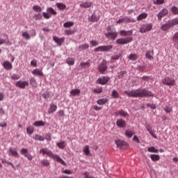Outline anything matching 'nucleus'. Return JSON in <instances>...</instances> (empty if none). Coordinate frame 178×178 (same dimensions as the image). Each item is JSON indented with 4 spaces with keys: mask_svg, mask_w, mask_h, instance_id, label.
I'll use <instances>...</instances> for the list:
<instances>
[{
    "mask_svg": "<svg viewBox=\"0 0 178 178\" xmlns=\"http://www.w3.org/2000/svg\"><path fill=\"white\" fill-rule=\"evenodd\" d=\"M44 140H47V141H51V140H52L51 134H46V136L44 137Z\"/></svg>",
    "mask_w": 178,
    "mask_h": 178,
    "instance_id": "obj_53",
    "label": "nucleus"
},
{
    "mask_svg": "<svg viewBox=\"0 0 178 178\" xmlns=\"http://www.w3.org/2000/svg\"><path fill=\"white\" fill-rule=\"evenodd\" d=\"M108 70V65H106V60H103L99 67H98V70L99 73H102V74H104L105 72Z\"/></svg>",
    "mask_w": 178,
    "mask_h": 178,
    "instance_id": "obj_8",
    "label": "nucleus"
},
{
    "mask_svg": "<svg viewBox=\"0 0 178 178\" xmlns=\"http://www.w3.org/2000/svg\"><path fill=\"white\" fill-rule=\"evenodd\" d=\"M106 37L107 38H111V40H116V38H118V33H116V30L109 31L106 34Z\"/></svg>",
    "mask_w": 178,
    "mask_h": 178,
    "instance_id": "obj_10",
    "label": "nucleus"
},
{
    "mask_svg": "<svg viewBox=\"0 0 178 178\" xmlns=\"http://www.w3.org/2000/svg\"><path fill=\"white\" fill-rule=\"evenodd\" d=\"M53 40L55 41V42H56V44H58L60 47L62 45V44H63V42H65V38H59L56 36H54Z\"/></svg>",
    "mask_w": 178,
    "mask_h": 178,
    "instance_id": "obj_20",
    "label": "nucleus"
},
{
    "mask_svg": "<svg viewBox=\"0 0 178 178\" xmlns=\"http://www.w3.org/2000/svg\"><path fill=\"white\" fill-rule=\"evenodd\" d=\"M40 154H42V155H47L49 158H52L54 161L56 162H58V163H60L61 165H63V166H66V162L60 158L58 154H54L52 151L49 150L48 148H42L40 150Z\"/></svg>",
    "mask_w": 178,
    "mask_h": 178,
    "instance_id": "obj_2",
    "label": "nucleus"
},
{
    "mask_svg": "<svg viewBox=\"0 0 178 178\" xmlns=\"http://www.w3.org/2000/svg\"><path fill=\"white\" fill-rule=\"evenodd\" d=\"M111 95H112L113 98H115V99L119 98V92H118L116 91V90H113L112 91Z\"/></svg>",
    "mask_w": 178,
    "mask_h": 178,
    "instance_id": "obj_45",
    "label": "nucleus"
},
{
    "mask_svg": "<svg viewBox=\"0 0 178 178\" xmlns=\"http://www.w3.org/2000/svg\"><path fill=\"white\" fill-rule=\"evenodd\" d=\"M3 66L6 70H10L13 66L12 65V63L6 60L3 63Z\"/></svg>",
    "mask_w": 178,
    "mask_h": 178,
    "instance_id": "obj_21",
    "label": "nucleus"
},
{
    "mask_svg": "<svg viewBox=\"0 0 178 178\" xmlns=\"http://www.w3.org/2000/svg\"><path fill=\"white\" fill-rule=\"evenodd\" d=\"M169 13V11L166 8L162 9L157 15L158 20H162L163 17H165Z\"/></svg>",
    "mask_w": 178,
    "mask_h": 178,
    "instance_id": "obj_12",
    "label": "nucleus"
},
{
    "mask_svg": "<svg viewBox=\"0 0 178 178\" xmlns=\"http://www.w3.org/2000/svg\"><path fill=\"white\" fill-rule=\"evenodd\" d=\"M146 58H149L150 60L154 59V56H152V54H151L150 51H146Z\"/></svg>",
    "mask_w": 178,
    "mask_h": 178,
    "instance_id": "obj_49",
    "label": "nucleus"
},
{
    "mask_svg": "<svg viewBox=\"0 0 178 178\" xmlns=\"http://www.w3.org/2000/svg\"><path fill=\"white\" fill-rule=\"evenodd\" d=\"M88 44H84L79 46V51H84L85 49H88L89 48Z\"/></svg>",
    "mask_w": 178,
    "mask_h": 178,
    "instance_id": "obj_36",
    "label": "nucleus"
},
{
    "mask_svg": "<svg viewBox=\"0 0 178 178\" xmlns=\"http://www.w3.org/2000/svg\"><path fill=\"white\" fill-rule=\"evenodd\" d=\"M79 6L81 8H84L85 9H87L88 8H91V6H92V3L91 1H85V2H82Z\"/></svg>",
    "mask_w": 178,
    "mask_h": 178,
    "instance_id": "obj_19",
    "label": "nucleus"
},
{
    "mask_svg": "<svg viewBox=\"0 0 178 178\" xmlns=\"http://www.w3.org/2000/svg\"><path fill=\"white\" fill-rule=\"evenodd\" d=\"M129 60H137V59H138V56L136 54H130L129 56Z\"/></svg>",
    "mask_w": 178,
    "mask_h": 178,
    "instance_id": "obj_33",
    "label": "nucleus"
},
{
    "mask_svg": "<svg viewBox=\"0 0 178 178\" xmlns=\"http://www.w3.org/2000/svg\"><path fill=\"white\" fill-rule=\"evenodd\" d=\"M80 65L82 67H86V66H87V67H90V63L89 62L81 63Z\"/></svg>",
    "mask_w": 178,
    "mask_h": 178,
    "instance_id": "obj_54",
    "label": "nucleus"
},
{
    "mask_svg": "<svg viewBox=\"0 0 178 178\" xmlns=\"http://www.w3.org/2000/svg\"><path fill=\"white\" fill-rule=\"evenodd\" d=\"M33 139L36 140L37 141H44V140H45V138L40 135H35L33 137Z\"/></svg>",
    "mask_w": 178,
    "mask_h": 178,
    "instance_id": "obj_28",
    "label": "nucleus"
},
{
    "mask_svg": "<svg viewBox=\"0 0 178 178\" xmlns=\"http://www.w3.org/2000/svg\"><path fill=\"white\" fill-rule=\"evenodd\" d=\"M115 144L118 148H127L129 145V144H127L124 140L119 139L115 140Z\"/></svg>",
    "mask_w": 178,
    "mask_h": 178,
    "instance_id": "obj_11",
    "label": "nucleus"
},
{
    "mask_svg": "<svg viewBox=\"0 0 178 178\" xmlns=\"http://www.w3.org/2000/svg\"><path fill=\"white\" fill-rule=\"evenodd\" d=\"M56 6L60 9V10H64V9H66V4L63 3H57Z\"/></svg>",
    "mask_w": 178,
    "mask_h": 178,
    "instance_id": "obj_31",
    "label": "nucleus"
},
{
    "mask_svg": "<svg viewBox=\"0 0 178 178\" xmlns=\"http://www.w3.org/2000/svg\"><path fill=\"white\" fill-rule=\"evenodd\" d=\"M124 92L128 97H131L133 98H145L147 97H154L152 92L147 90L146 88L125 90Z\"/></svg>",
    "mask_w": 178,
    "mask_h": 178,
    "instance_id": "obj_1",
    "label": "nucleus"
},
{
    "mask_svg": "<svg viewBox=\"0 0 178 178\" xmlns=\"http://www.w3.org/2000/svg\"><path fill=\"white\" fill-rule=\"evenodd\" d=\"M120 35L122 37H127L129 35H133V30L130 31H126V30H122L120 31Z\"/></svg>",
    "mask_w": 178,
    "mask_h": 178,
    "instance_id": "obj_18",
    "label": "nucleus"
},
{
    "mask_svg": "<svg viewBox=\"0 0 178 178\" xmlns=\"http://www.w3.org/2000/svg\"><path fill=\"white\" fill-rule=\"evenodd\" d=\"M164 111L166 112V113H170L172 111V108L170 106V105H168L164 108Z\"/></svg>",
    "mask_w": 178,
    "mask_h": 178,
    "instance_id": "obj_43",
    "label": "nucleus"
},
{
    "mask_svg": "<svg viewBox=\"0 0 178 178\" xmlns=\"http://www.w3.org/2000/svg\"><path fill=\"white\" fill-rule=\"evenodd\" d=\"M33 9L34 10V12H42V8H41V7H40V6L38 5H35L33 6Z\"/></svg>",
    "mask_w": 178,
    "mask_h": 178,
    "instance_id": "obj_39",
    "label": "nucleus"
},
{
    "mask_svg": "<svg viewBox=\"0 0 178 178\" xmlns=\"http://www.w3.org/2000/svg\"><path fill=\"white\" fill-rule=\"evenodd\" d=\"M177 24H178V18L169 19L168 22H166L165 24H163L161 26V29L163 31H168V30H170V29H172V27H174V26H177Z\"/></svg>",
    "mask_w": 178,
    "mask_h": 178,
    "instance_id": "obj_3",
    "label": "nucleus"
},
{
    "mask_svg": "<svg viewBox=\"0 0 178 178\" xmlns=\"http://www.w3.org/2000/svg\"><path fill=\"white\" fill-rule=\"evenodd\" d=\"M32 74L33 76H44V73H42V70L36 68L32 71Z\"/></svg>",
    "mask_w": 178,
    "mask_h": 178,
    "instance_id": "obj_23",
    "label": "nucleus"
},
{
    "mask_svg": "<svg viewBox=\"0 0 178 178\" xmlns=\"http://www.w3.org/2000/svg\"><path fill=\"white\" fill-rule=\"evenodd\" d=\"M97 20H99L98 17H97L95 15H92L91 17V22H97Z\"/></svg>",
    "mask_w": 178,
    "mask_h": 178,
    "instance_id": "obj_55",
    "label": "nucleus"
},
{
    "mask_svg": "<svg viewBox=\"0 0 178 178\" xmlns=\"http://www.w3.org/2000/svg\"><path fill=\"white\" fill-rule=\"evenodd\" d=\"M47 13H43L42 16L44 17V19H51V15H53L54 16H56V11L52 8H48L47 10Z\"/></svg>",
    "mask_w": 178,
    "mask_h": 178,
    "instance_id": "obj_7",
    "label": "nucleus"
},
{
    "mask_svg": "<svg viewBox=\"0 0 178 178\" xmlns=\"http://www.w3.org/2000/svg\"><path fill=\"white\" fill-rule=\"evenodd\" d=\"M142 80H143L144 81H149V80H151V76H143L142 77Z\"/></svg>",
    "mask_w": 178,
    "mask_h": 178,
    "instance_id": "obj_58",
    "label": "nucleus"
},
{
    "mask_svg": "<svg viewBox=\"0 0 178 178\" xmlns=\"http://www.w3.org/2000/svg\"><path fill=\"white\" fill-rule=\"evenodd\" d=\"M76 33V31L74 30H65V33L66 35H72Z\"/></svg>",
    "mask_w": 178,
    "mask_h": 178,
    "instance_id": "obj_46",
    "label": "nucleus"
},
{
    "mask_svg": "<svg viewBox=\"0 0 178 178\" xmlns=\"http://www.w3.org/2000/svg\"><path fill=\"white\" fill-rule=\"evenodd\" d=\"M57 146L58 147V148H60V149H63L65 147H66V142L61 141L60 143H58Z\"/></svg>",
    "mask_w": 178,
    "mask_h": 178,
    "instance_id": "obj_34",
    "label": "nucleus"
},
{
    "mask_svg": "<svg viewBox=\"0 0 178 178\" xmlns=\"http://www.w3.org/2000/svg\"><path fill=\"white\" fill-rule=\"evenodd\" d=\"M90 45H92V47H97L98 45V42L95 40H91Z\"/></svg>",
    "mask_w": 178,
    "mask_h": 178,
    "instance_id": "obj_61",
    "label": "nucleus"
},
{
    "mask_svg": "<svg viewBox=\"0 0 178 178\" xmlns=\"http://www.w3.org/2000/svg\"><path fill=\"white\" fill-rule=\"evenodd\" d=\"M171 12L173 15H178V8L176 6H172L171 8Z\"/></svg>",
    "mask_w": 178,
    "mask_h": 178,
    "instance_id": "obj_47",
    "label": "nucleus"
},
{
    "mask_svg": "<svg viewBox=\"0 0 178 178\" xmlns=\"http://www.w3.org/2000/svg\"><path fill=\"white\" fill-rule=\"evenodd\" d=\"M131 41H133L132 37H127L118 39L116 42L119 45H126V44H129V42H131Z\"/></svg>",
    "mask_w": 178,
    "mask_h": 178,
    "instance_id": "obj_5",
    "label": "nucleus"
},
{
    "mask_svg": "<svg viewBox=\"0 0 178 178\" xmlns=\"http://www.w3.org/2000/svg\"><path fill=\"white\" fill-rule=\"evenodd\" d=\"M133 131H131L127 130L125 131V136L126 137H128V138H131V137H133Z\"/></svg>",
    "mask_w": 178,
    "mask_h": 178,
    "instance_id": "obj_44",
    "label": "nucleus"
},
{
    "mask_svg": "<svg viewBox=\"0 0 178 178\" xmlns=\"http://www.w3.org/2000/svg\"><path fill=\"white\" fill-rule=\"evenodd\" d=\"M21 154L22 155H24L29 161H33V156L30 154H29V149H21Z\"/></svg>",
    "mask_w": 178,
    "mask_h": 178,
    "instance_id": "obj_13",
    "label": "nucleus"
},
{
    "mask_svg": "<svg viewBox=\"0 0 178 178\" xmlns=\"http://www.w3.org/2000/svg\"><path fill=\"white\" fill-rule=\"evenodd\" d=\"M115 116H122L123 118H126L129 116V113L123 110H120L115 112Z\"/></svg>",
    "mask_w": 178,
    "mask_h": 178,
    "instance_id": "obj_22",
    "label": "nucleus"
},
{
    "mask_svg": "<svg viewBox=\"0 0 178 178\" xmlns=\"http://www.w3.org/2000/svg\"><path fill=\"white\" fill-rule=\"evenodd\" d=\"M113 48L112 45H107V46H99L95 49V52H108L111 51Z\"/></svg>",
    "mask_w": 178,
    "mask_h": 178,
    "instance_id": "obj_6",
    "label": "nucleus"
},
{
    "mask_svg": "<svg viewBox=\"0 0 178 178\" xmlns=\"http://www.w3.org/2000/svg\"><path fill=\"white\" fill-rule=\"evenodd\" d=\"M147 17H148V14L146 13H143L140 14L137 17V20H138V22H141V20H144V19H147Z\"/></svg>",
    "mask_w": 178,
    "mask_h": 178,
    "instance_id": "obj_25",
    "label": "nucleus"
},
{
    "mask_svg": "<svg viewBox=\"0 0 178 178\" xmlns=\"http://www.w3.org/2000/svg\"><path fill=\"white\" fill-rule=\"evenodd\" d=\"M11 79L13 80H19V79H20V76L17 74H14L12 75Z\"/></svg>",
    "mask_w": 178,
    "mask_h": 178,
    "instance_id": "obj_59",
    "label": "nucleus"
},
{
    "mask_svg": "<svg viewBox=\"0 0 178 178\" xmlns=\"http://www.w3.org/2000/svg\"><path fill=\"white\" fill-rule=\"evenodd\" d=\"M109 80H111L110 77L102 76L97 79V83H99V84H102V86H105V84H106V83H108V81H109Z\"/></svg>",
    "mask_w": 178,
    "mask_h": 178,
    "instance_id": "obj_15",
    "label": "nucleus"
},
{
    "mask_svg": "<svg viewBox=\"0 0 178 178\" xmlns=\"http://www.w3.org/2000/svg\"><path fill=\"white\" fill-rule=\"evenodd\" d=\"M162 83L163 84H164L165 86H175L176 81H175L174 79L170 78L169 76H167L164 79H163L162 80Z\"/></svg>",
    "mask_w": 178,
    "mask_h": 178,
    "instance_id": "obj_9",
    "label": "nucleus"
},
{
    "mask_svg": "<svg viewBox=\"0 0 178 178\" xmlns=\"http://www.w3.org/2000/svg\"><path fill=\"white\" fill-rule=\"evenodd\" d=\"M83 176L85 178H92V177H90V172H86L84 174H83Z\"/></svg>",
    "mask_w": 178,
    "mask_h": 178,
    "instance_id": "obj_64",
    "label": "nucleus"
},
{
    "mask_svg": "<svg viewBox=\"0 0 178 178\" xmlns=\"http://www.w3.org/2000/svg\"><path fill=\"white\" fill-rule=\"evenodd\" d=\"M150 159H152V161H153V162H156L157 161H159V159H161V157L159 154H151Z\"/></svg>",
    "mask_w": 178,
    "mask_h": 178,
    "instance_id": "obj_27",
    "label": "nucleus"
},
{
    "mask_svg": "<svg viewBox=\"0 0 178 178\" xmlns=\"http://www.w3.org/2000/svg\"><path fill=\"white\" fill-rule=\"evenodd\" d=\"M29 81H30L31 86L35 88L37 87V81L35 80V78L34 77L31 78Z\"/></svg>",
    "mask_w": 178,
    "mask_h": 178,
    "instance_id": "obj_35",
    "label": "nucleus"
},
{
    "mask_svg": "<svg viewBox=\"0 0 178 178\" xmlns=\"http://www.w3.org/2000/svg\"><path fill=\"white\" fill-rule=\"evenodd\" d=\"M26 131L28 133V134H33V133H34V128L33 127H29L26 129Z\"/></svg>",
    "mask_w": 178,
    "mask_h": 178,
    "instance_id": "obj_48",
    "label": "nucleus"
},
{
    "mask_svg": "<svg viewBox=\"0 0 178 178\" xmlns=\"http://www.w3.org/2000/svg\"><path fill=\"white\" fill-rule=\"evenodd\" d=\"M40 163L42 165V166H49V161L47 159H43L40 161Z\"/></svg>",
    "mask_w": 178,
    "mask_h": 178,
    "instance_id": "obj_42",
    "label": "nucleus"
},
{
    "mask_svg": "<svg viewBox=\"0 0 178 178\" xmlns=\"http://www.w3.org/2000/svg\"><path fill=\"white\" fill-rule=\"evenodd\" d=\"M126 73H127L126 71H122L121 72H120L118 74L119 79H122L124 76V74H126Z\"/></svg>",
    "mask_w": 178,
    "mask_h": 178,
    "instance_id": "obj_57",
    "label": "nucleus"
},
{
    "mask_svg": "<svg viewBox=\"0 0 178 178\" xmlns=\"http://www.w3.org/2000/svg\"><path fill=\"white\" fill-rule=\"evenodd\" d=\"M56 109H58V106H56V104H51L48 111L49 115H51V113H54V112H56Z\"/></svg>",
    "mask_w": 178,
    "mask_h": 178,
    "instance_id": "obj_24",
    "label": "nucleus"
},
{
    "mask_svg": "<svg viewBox=\"0 0 178 178\" xmlns=\"http://www.w3.org/2000/svg\"><path fill=\"white\" fill-rule=\"evenodd\" d=\"M16 87H18L19 88H22L24 90L27 86H29L28 81H18L15 83Z\"/></svg>",
    "mask_w": 178,
    "mask_h": 178,
    "instance_id": "obj_14",
    "label": "nucleus"
},
{
    "mask_svg": "<svg viewBox=\"0 0 178 178\" xmlns=\"http://www.w3.org/2000/svg\"><path fill=\"white\" fill-rule=\"evenodd\" d=\"M58 114L59 116H65V111H63V110H60L58 112Z\"/></svg>",
    "mask_w": 178,
    "mask_h": 178,
    "instance_id": "obj_63",
    "label": "nucleus"
},
{
    "mask_svg": "<svg viewBox=\"0 0 178 178\" xmlns=\"http://www.w3.org/2000/svg\"><path fill=\"white\" fill-rule=\"evenodd\" d=\"M152 30V24H142L139 29V33L144 34Z\"/></svg>",
    "mask_w": 178,
    "mask_h": 178,
    "instance_id": "obj_4",
    "label": "nucleus"
},
{
    "mask_svg": "<svg viewBox=\"0 0 178 178\" xmlns=\"http://www.w3.org/2000/svg\"><path fill=\"white\" fill-rule=\"evenodd\" d=\"M31 65L33 67H37V60H33L31 61Z\"/></svg>",
    "mask_w": 178,
    "mask_h": 178,
    "instance_id": "obj_60",
    "label": "nucleus"
},
{
    "mask_svg": "<svg viewBox=\"0 0 178 178\" xmlns=\"http://www.w3.org/2000/svg\"><path fill=\"white\" fill-rule=\"evenodd\" d=\"M73 26H74V22H67L63 24V26L65 29H69V27H73Z\"/></svg>",
    "mask_w": 178,
    "mask_h": 178,
    "instance_id": "obj_32",
    "label": "nucleus"
},
{
    "mask_svg": "<svg viewBox=\"0 0 178 178\" xmlns=\"http://www.w3.org/2000/svg\"><path fill=\"white\" fill-rule=\"evenodd\" d=\"M172 40L174 41H178V32H177L176 33H175Z\"/></svg>",
    "mask_w": 178,
    "mask_h": 178,
    "instance_id": "obj_62",
    "label": "nucleus"
},
{
    "mask_svg": "<svg viewBox=\"0 0 178 178\" xmlns=\"http://www.w3.org/2000/svg\"><path fill=\"white\" fill-rule=\"evenodd\" d=\"M83 152L86 155H90V146L86 145L83 149Z\"/></svg>",
    "mask_w": 178,
    "mask_h": 178,
    "instance_id": "obj_38",
    "label": "nucleus"
},
{
    "mask_svg": "<svg viewBox=\"0 0 178 178\" xmlns=\"http://www.w3.org/2000/svg\"><path fill=\"white\" fill-rule=\"evenodd\" d=\"M124 23H134L136 21L134 19H131L129 17H124L123 18Z\"/></svg>",
    "mask_w": 178,
    "mask_h": 178,
    "instance_id": "obj_41",
    "label": "nucleus"
},
{
    "mask_svg": "<svg viewBox=\"0 0 178 178\" xmlns=\"http://www.w3.org/2000/svg\"><path fill=\"white\" fill-rule=\"evenodd\" d=\"M80 89H73L70 91L71 95H73V97H76V95H80Z\"/></svg>",
    "mask_w": 178,
    "mask_h": 178,
    "instance_id": "obj_30",
    "label": "nucleus"
},
{
    "mask_svg": "<svg viewBox=\"0 0 178 178\" xmlns=\"http://www.w3.org/2000/svg\"><path fill=\"white\" fill-rule=\"evenodd\" d=\"M154 3L156 5H163V3H165V0H156V2L154 1Z\"/></svg>",
    "mask_w": 178,
    "mask_h": 178,
    "instance_id": "obj_56",
    "label": "nucleus"
},
{
    "mask_svg": "<svg viewBox=\"0 0 178 178\" xmlns=\"http://www.w3.org/2000/svg\"><path fill=\"white\" fill-rule=\"evenodd\" d=\"M33 126H35V127H41L45 126V122L42 120L36 121L33 122Z\"/></svg>",
    "mask_w": 178,
    "mask_h": 178,
    "instance_id": "obj_26",
    "label": "nucleus"
},
{
    "mask_svg": "<svg viewBox=\"0 0 178 178\" xmlns=\"http://www.w3.org/2000/svg\"><path fill=\"white\" fill-rule=\"evenodd\" d=\"M9 152L12 156H14V158H19V153L17 152V149L10 147L9 148Z\"/></svg>",
    "mask_w": 178,
    "mask_h": 178,
    "instance_id": "obj_17",
    "label": "nucleus"
},
{
    "mask_svg": "<svg viewBox=\"0 0 178 178\" xmlns=\"http://www.w3.org/2000/svg\"><path fill=\"white\" fill-rule=\"evenodd\" d=\"M147 151L149 152H156V154H158V152H159V150L156 149L155 147H154V146L149 147L147 149Z\"/></svg>",
    "mask_w": 178,
    "mask_h": 178,
    "instance_id": "obj_40",
    "label": "nucleus"
},
{
    "mask_svg": "<svg viewBox=\"0 0 178 178\" xmlns=\"http://www.w3.org/2000/svg\"><path fill=\"white\" fill-rule=\"evenodd\" d=\"M66 63H67V65L73 66V65H74V59H73V58H68L66 59Z\"/></svg>",
    "mask_w": 178,
    "mask_h": 178,
    "instance_id": "obj_37",
    "label": "nucleus"
},
{
    "mask_svg": "<svg viewBox=\"0 0 178 178\" xmlns=\"http://www.w3.org/2000/svg\"><path fill=\"white\" fill-rule=\"evenodd\" d=\"M22 37H24L25 40H30L31 38L30 35L29 34V32H24L22 33Z\"/></svg>",
    "mask_w": 178,
    "mask_h": 178,
    "instance_id": "obj_51",
    "label": "nucleus"
},
{
    "mask_svg": "<svg viewBox=\"0 0 178 178\" xmlns=\"http://www.w3.org/2000/svg\"><path fill=\"white\" fill-rule=\"evenodd\" d=\"M116 125L118 127H120V129H124V127H126V121L123 119H118L116 121Z\"/></svg>",
    "mask_w": 178,
    "mask_h": 178,
    "instance_id": "obj_16",
    "label": "nucleus"
},
{
    "mask_svg": "<svg viewBox=\"0 0 178 178\" xmlns=\"http://www.w3.org/2000/svg\"><path fill=\"white\" fill-rule=\"evenodd\" d=\"M33 17L34 19H35V20H41V19H42V15H41V13H38L35 14Z\"/></svg>",
    "mask_w": 178,
    "mask_h": 178,
    "instance_id": "obj_50",
    "label": "nucleus"
},
{
    "mask_svg": "<svg viewBox=\"0 0 178 178\" xmlns=\"http://www.w3.org/2000/svg\"><path fill=\"white\" fill-rule=\"evenodd\" d=\"M106 102H108V99L106 98L100 99L97 101V104H98V105H105Z\"/></svg>",
    "mask_w": 178,
    "mask_h": 178,
    "instance_id": "obj_29",
    "label": "nucleus"
},
{
    "mask_svg": "<svg viewBox=\"0 0 178 178\" xmlns=\"http://www.w3.org/2000/svg\"><path fill=\"white\" fill-rule=\"evenodd\" d=\"M93 92H95V94H101V92H102V88L94 89Z\"/></svg>",
    "mask_w": 178,
    "mask_h": 178,
    "instance_id": "obj_52",
    "label": "nucleus"
}]
</instances>
